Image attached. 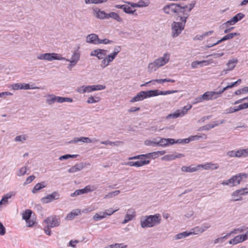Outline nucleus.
<instances>
[{"mask_svg": "<svg viewBox=\"0 0 248 248\" xmlns=\"http://www.w3.org/2000/svg\"><path fill=\"white\" fill-rule=\"evenodd\" d=\"M79 48L80 47L78 46L77 48L73 51L70 59H66L65 58L63 57L61 54L56 53L40 54L37 56V58L39 60H46L49 62L53 60H66L67 62H69L67 68L71 70L72 68L74 67L78 63L80 60L81 54Z\"/></svg>", "mask_w": 248, "mask_h": 248, "instance_id": "f257e3e1", "label": "nucleus"}, {"mask_svg": "<svg viewBox=\"0 0 248 248\" xmlns=\"http://www.w3.org/2000/svg\"><path fill=\"white\" fill-rule=\"evenodd\" d=\"M195 5V1H193L188 5L184 3H171L165 6L163 8V11L165 13L170 15L176 14L177 18H178L181 16H185V13L189 14Z\"/></svg>", "mask_w": 248, "mask_h": 248, "instance_id": "f03ea898", "label": "nucleus"}, {"mask_svg": "<svg viewBox=\"0 0 248 248\" xmlns=\"http://www.w3.org/2000/svg\"><path fill=\"white\" fill-rule=\"evenodd\" d=\"M170 54L168 52L164 53L162 56L155 59L153 62H150L148 66V71L149 73L156 71L161 67L167 64L170 60Z\"/></svg>", "mask_w": 248, "mask_h": 248, "instance_id": "7ed1b4c3", "label": "nucleus"}, {"mask_svg": "<svg viewBox=\"0 0 248 248\" xmlns=\"http://www.w3.org/2000/svg\"><path fill=\"white\" fill-rule=\"evenodd\" d=\"M190 16V14L185 13V16H181L177 18L181 22L173 21L171 24V34L173 38L177 37L182 31L184 30L187 19Z\"/></svg>", "mask_w": 248, "mask_h": 248, "instance_id": "20e7f679", "label": "nucleus"}, {"mask_svg": "<svg viewBox=\"0 0 248 248\" xmlns=\"http://www.w3.org/2000/svg\"><path fill=\"white\" fill-rule=\"evenodd\" d=\"M161 221V215L157 213L153 215L145 216L140 219V224L142 228H152L159 225Z\"/></svg>", "mask_w": 248, "mask_h": 248, "instance_id": "39448f33", "label": "nucleus"}, {"mask_svg": "<svg viewBox=\"0 0 248 248\" xmlns=\"http://www.w3.org/2000/svg\"><path fill=\"white\" fill-rule=\"evenodd\" d=\"M248 177V174L245 173H240L233 176L228 180L223 181L221 184L223 186H228L230 187H232L238 185L243 178H247Z\"/></svg>", "mask_w": 248, "mask_h": 248, "instance_id": "423d86ee", "label": "nucleus"}, {"mask_svg": "<svg viewBox=\"0 0 248 248\" xmlns=\"http://www.w3.org/2000/svg\"><path fill=\"white\" fill-rule=\"evenodd\" d=\"M46 98V102L49 105H52L56 102L62 103L63 102H72L73 99L70 97L58 96L53 94H48L45 96Z\"/></svg>", "mask_w": 248, "mask_h": 248, "instance_id": "0eeeda50", "label": "nucleus"}, {"mask_svg": "<svg viewBox=\"0 0 248 248\" xmlns=\"http://www.w3.org/2000/svg\"><path fill=\"white\" fill-rule=\"evenodd\" d=\"M192 108L190 104L184 106L181 109H177L174 113L169 114L166 116L167 119H176L178 117H182L186 114L187 111Z\"/></svg>", "mask_w": 248, "mask_h": 248, "instance_id": "6e6552de", "label": "nucleus"}, {"mask_svg": "<svg viewBox=\"0 0 248 248\" xmlns=\"http://www.w3.org/2000/svg\"><path fill=\"white\" fill-rule=\"evenodd\" d=\"M60 222V218L56 216L48 217L45 220V222L47 224V226L51 228L59 226Z\"/></svg>", "mask_w": 248, "mask_h": 248, "instance_id": "1a4fd4ad", "label": "nucleus"}, {"mask_svg": "<svg viewBox=\"0 0 248 248\" xmlns=\"http://www.w3.org/2000/svg\"><path fill=\"white\" fill-rule=\"evenodd\" d=\"M115 58L116 57L111 53L106 55L105 56V58L101 61L100 67L103 69H105L106 67L108 66Z\"/></svg>", "mask_w": 248, "mask_h": 248, "instance_id": "9d476101", "label": "nucleus"}, {"mask_svg": "<svg viewBox=\"0 0 248 248\" xmlns=\"http://www.w3.org/2000/svg\"><path fill=\"white\" fill-rule=\"evenodd\" d=\"M107 53V50L97 48L92 51L90 53V56L92 57H96L98 60H103Z\"/></svg>", "mask_w": 248, "mask_h": 248, "instance_id": "9b49d317", "label": "nucleus"}, {"mask_svg": "<svg viewBox=\"0 0 248 248\" xmlns=\"http://www.w3.org/2000/svg\"><path fill=\"white\" fill-rule=\"evenodd\" d=\"M60 198V194L57 191H54L50 194H48L41 199V202L45 203H47L55 200Z\"/></svg>", "mask_w": 248, "mask_h": 248, "instance_id": "f8f14e48", "label": "nucleus"}, {"mask_svg": "<svg viewBox=\"0 0 248 248\" xmlns=\"http://www.w3.org/2000/svg\"><path fill=\"white\" fill-rule=\"evenodd\" d=\"M98 141V140L96 139H93L91 140L88 137H75L72 140L69 141V143H76L78 142H82L84 143H91V142H95Z\"/></svg>", "mask_w": 248, "mask_h": 248, "instance_id": "ddd939ff", "label": "nucleus"}, {"mask_svg": "<svg viewBox=\"0 0 248 248\" xmlns=\"http://www.w3.org/2000/svg\"><path fill=\"white\" fill-rule=\"evenodd\" d=\"M99 38L98 35L95 33L88 35L86 38V42L94 45H99Z\"/></svg>", "mask_w": 248, "mask_h": 248, "instance_id": "4468645a", "label": "nucleus"}, {"mask_svg": "<svg viewBox=\"0 0 248 248\" xmlns=\"http://www.w3.org/2000/svg\"><path fill=\"white\" fill-rule=\"evenodd\" d=\"M136 217V212L133 208L127 210L124 218L122 222L123 224H126L129 221L132 220Z\"/></svg>", "mask_w": 248, "mask_h": 248, "instance_id": "2eb2a0df", "label": "nucleus"}, {"mask_svg": "<svg viewBox=\"0 0 248 248\" xmlns=\"http://www.w3.org/2000/svg\"><path fill=\"white\" fill-rule=\"evenodd\" d=\"M150 162V160L148 159H142L139 161H137L135 162L133 161H129L125 163V165L129 166H135L136 167H140L149 164Z\"/></svg>", "mask_w": 248, "mask_h": 248, "instance_id": "dca6fc26", "label": "nucleus"}, {"mask_svg": "<svg viewBox=\"0 0 248 248\" xmlns=\"http://www.w3.org/2000/svg\"><path fill=\"white\" fill-rule=\"evenodd\" d=\"M205 101L215 100L219 97L217 92L207 91L203 93Z\"/></svg>", "mask_w": 248, "mask_h": 248, "instance_id": "f3484780", "label": "nucleus"}, {"mask_svg": "<svg viewBox=\"0 0 248 248\" xmlns=\"http://www.w3.org/2000/svg\"><path fill=\"white\" fill-rule=\"evenodd\" d=\"M200 170L201 169H203L205 170H217L218 169L219 165L217 163H213L212 162H207L204 164H199Z\"/></svg>", "mask_w": 248, "mask_h": 248, "instance_id": "a211bd4d", "label": "nucleus"}, {"mask_svg": "<svg viewBox=\"0 0 248 248\" xmlns=\"http://www.w3.org/2000/svg\"><path fill=\"white\" fill-rule=\"evenodd\" d=\"M166 153L165 151H156L152 153L144 154V158L154 159L158 157L159 155H162Z\"/></svg>", "mask_w": 248, "mask_h": 248, "instance_id": "6ab92c4d", "label": "nucleus"}, {"mask_svg": "<svg viewBox=\"0 0 248 248\" xmlns=\"http://www.w3.org/2000/svg\"><path fill=\"white\" fill-rule=\"evenodd\" d=\"M86 164L85 163L81 162L77 163L74 166L71 167L68 171L69 173H74L81 170L85 167Z\"/></svg>", "mask_w": 248, "mask_h": 248, "instance_id": "aec40b11", "label": "nucleus"}, {"mask_svg": "<svg viewBox=\"0 0 248 248\" xmlns=\"http://www.w3.org/2000/svg\"><path fill=\"white\" fill-rule=\"evenodd\" d=\"M200 170L199 165L197 166L192 165L189 166H184L181 168V170L186 172H193Z\"/></svg>", "mask_w": 248, "mask_h": 248, "instance_id": "412c9836", "label": "nucleus"}, {"mask_svg": "<svg viewBox=\"0 0 248 248\" xmlns=\"http://www.w3.org/2000/svg\"><path fill=\"white\" fill-rule=\"evenodd\" d=\"M225 122V120H222L220 121H217L213 122L211 123L208 124L202 127V129L204 130H209L210 129L214 128L216 126L219 125L220 124H222Z\"/></svg>", "mask_w": 248, "mask_h": 248, "instance_id": "4be33fe9", "label": "nucleus"}, {"mask_svg": "<svg viewBox=\"0 0 248 248\" xmlns=\"http://www.w3.org/2000/svg\"><path fill=\"white\" fill-rule=\"evenodd\" d=\"M96 189V187L93 185H88L86 186L84 188L77 189L78 195L88 193L89 192H92Z\"/></svg>", "mask_w": 248, "mask_h": 248, "instance_id": "5701e85b", "label": "nucleus"}, {"mask_svg": "<svg viewBox=\"0 0 248 248\" xmlns=\"http://www.w3.org/2000/svg\"><path fill=\"white\" fill-rule=\"evenodd\" d=\"M245 237L243 236V234L238 235L235 236L232 239L229 241V244L231 245H236L238 243H242L245 241Z\"/></svg>", "mask_w": 248, "mask_h": 248, "instance_id": "b1692460", "label": "nucleus"}, {"mask_svg": "<svg viewBox=\"0 0 248 248\" xmlns=\"http://www.w3.org/2000/svg\"><path fill=\"white\" fill-rule=\"evenodd\" d=\"M141 92L143 100L148 98L156 96L155 90Z\"/></svg>", "mask_w": 248, "mask_h": 248, "instance_id": "393cba45", "label": "nucleus"}, {"mask_svg": "<svg viewBox=\"0 0 248 248\" xmlns=\"http://www.w3.org/2000/svg\"><path fill=\"white\" fill-rule=\"evenodd\" d=\"M94 16L100 19H108V14L104 11L97 10L94 11Z\"/></svg>", "mask_w": 248, "mask_h": 248, "instance_id": "a878e982", "label": "nucleus"}, {"mask_svg": "<svg viewBox=\"0 0 248 248\" xmlns=\"http://www.w3.org/2000/svg\"><path fill=\"white\" fill-rule=\"evenodd\" d=\"M80 211L78 209H76L72 210L71 212L68 213L66 217L65 218L67 220H72L74 217L80 214Z\"/></svg>", "mask_w": 248, "mask_h": 248, "instance_id": "bb28decb", "label": "nucleus"}, {"mask_svg": "<svg viewBox=\"0 0 248 248\" xmlns=\"http://www.w3.org/2000/svg\"><path fill=\"white\" fill-rule=\"evenodd\" d=\"M236 157L248 156V148L241 149L236 151Z\"/></svg>", "mask_w": 248, "mask_h": 248, "instance_id": "cd10ccee", "label": "nucleus"}, {"mask_svg": "<svg viewBox=\"0 0 248 248\" xmlns=\"http://www.w3.org/2000/svg\"><path fill=\"white\" fill-rule=\"evenodd\" d=\"M15 193L13 192L7 193L4 195L2 199L0 201V205L6 204L8 202V200L10 199L12 196H15Z\"/></svg>", "mask_w": 248, "mask_h": 248, "instance_id": "c85d7f7f", "label": "nucleus"}, {"mask_svg": "<svg viewBox=\"0 0 248 248\" xmlns=\"http://www.w3.org/2000/svg\"><path fill=\"white\" fill-rule=\"evenodd\" d=\"M46 186V185L45 182H42L41 183H37L35 185L34 187L31 190L32 193H36L40 189L45 187Z\"/></svg>", "mask_w": 248, "mask_h": 248, "instance_id": "c756f323", "label": "nucleus"}, {"mask_svg": "<svg viewBox=\"0 0 248 248\" xmlns=\"http://www.w3.org/2000/svg\"><path fill=\"white\" fill-rule=\"evenodd\" d=\"M239 34H240L237 32H232L227 34V35H225L223 38H222L220 40L217 41V43H220L222 41H226L230 39H232L233 37L239 35Z\"/></svg>", "mask_w": 248, "mask_h": 248, "instance_id": "7c9ffc66", "label": "nucleus"}, {"mask_svg": "<svg viewBox=\"0 0 248 248\" xmlns=\"http://www.w3.org/2000/svg\"><path fill=\"white\" fill-rule=\"evenodd\" d=\"M111 18L113 19H115L118 22H121L122 21V18L120 16L113 12H110L108 15V19Z\"/></svg>", "mask_w": 248, "mask_h": 248, "instance_id": "2f4dec72", "label": "nucleus"}, {"mask_svg": "<svg viewBox=\"0 0 248 248\" xmlns=\"http://www.w3.org/2000/svg\"><path fill=\"white\" fill-rule=\"evenodd\" d=\"M191 233L188 231H185L179 233L174 236L175 240H179L183 239L187 236H190Z\"/></svg>", "mask_w": 248, "mask_h": 248, "instance_id": "473e14b6", "label": "nucleus"}, {"mask_svg": "<svg viewBox=\"0 0 248 248\" xmlns=\"http://www.w3.org/2000/svg\"><path fill=\"white\" fill-rule=\"evenodd\" d=\"M156 92V96L162 95H168L170 94H172L173 93H177V90H168V91H159L158 90H155Z\"/></svg>", "mask_w": 248, "mask_h": 248, "instance_id": "72a5a7b5", "label": "nucleus"}, {"mask_svg": "<svg viewBox=\"0 0 248 248\" xmlns=\"http://www.w3.org/2000/svg\"><path fill=\"white\" fill-rule=\"evenodd\" d=\"M124 12L126 14H133L136 16H137L138 14L136 13V10L135 9H133L129 5L125 4Z\"/></svg>", "mask_w": 248, "mask_h": 248, "instance_id": "f704fd0d", "label": "nucleus"}, {"mask_svg": "<svg viewBox=\"0 0 248 248\" xmlns=\"http://www.w3.org/2000/svg\"><path fill=\"white\" fill-rule=\"evenodd\" d=\"M237 62V60L236 59H232L228 61L227 63L228 68L230 71L232 70L235 66Z\"/></svg>", "mask_w": 248, "mask_h": 248, "instance_id": "c9c22d12", "label": "nucleus"}, {"mask_svg": "<svg viewBox=\"0 0 248 248\" xmlns=\"http://www.w3.org/2000/svg\"><path fill=\"white\" fill-rule=\"evenodd\" d=\"M143 100V99L142 97L141 92H140L138 93H137L136 95H135L130 99V102L132 103L136 102L142 101Z\"/></svg>", "mask_w": 248, "mask_h": 248, "instance_id": "e433bc0d", "label": "nucleus"}, {"mask_svg": "<svg viewBox=\"0 0 248 248\" xmlns=\"http://www.w3.org/2000/svg\"><path fill=\"white\" fill-rule=\"evenodd\" d=\"M32 212L30 209H27L22 214V218L25 220H28L30 219Z\"/></svg>", "mask_w": 248, "mask_h": 248, "instance_id": "4c0bfd02", "label": "nucleus"}, {"mask_svg": "<svg viewBox=\"0 0 248 248\" xmlns=\"http://www.w3.org/2000/svg\"><path fill=\"white\" fill-rule=\"evenodd\" d=\"M101 100V98L99 96H92L89 97L87 100V103L88 104H93L97 102H99Z\"/></svg>", "mask_w": 248, "mask_h": 248, "instance_id": "58836bf2", "label": "nucleus"}, {"mask_svg": "<svg viewBox=\"0 0 248 248\" xmlns=\"http://www.w3.org/2000/svg\"><path fill=\"white\" fill-rule=\"evenodd\" d=\"M244 17L245 15L244 14L242 13H239L232 17V19L236 24L237 22L242 19Z\"/></svg>", "mask_w": 248, "mask_h": 248, "instance_id": "ea45409f", "label": "nucleus"}, {"mask_svg": "<svg viewBox=\"0 0 248 248\" xmlns=\"http://www.w3.org/2000/svg\"><path fill=\"white\" fill-rule=\"evenodd\" d=\"M235 194L238 193L241 197L242 195H247L248 194V184L247 185L246 187L241 188L235 190Z\"/></svg>", "mask_w": 248, "mask_h": 248, "instance_id": "a19ab883", "label": "nucleus"}, {"mask_svg": "<svg viewBox=\"0 0 248 248\" xmlns=\"http://www.w3.org/2000/svg\"><path fill=\"white\" fill-rule=\"evenodd\" d=\"M144 144L146 146H157V138L153 140H146L144 141Z\"/></svg>", "mask_w": 248, "mask_h": 248, "instance_id": "79ce46f5", "label": "nucleus"}, {"mask_svg": "<svg viewBox=\"0 0 248 248\" xmlns=\"http://www.w3.org/2000/svg\"><path fill=\"white\" fill-rule=\"evenodd\" d=\"M189 138L190 141H191L199 140L201 138L203 139H206L207 138V136L205 134H202L201 136L194 135V136H191Z\"/></svg>", "mask_w": 248, "mask_h": 248, "instance_id": "37998d69", "label": "nucleus"}, {"mask_svg": "<svg viewBox=\"0 0 248 248\" xmlns=\"http://www.w3.org/2000/svg\"><path fill=\"white\" fill-rule=\"evenodd\" d=\"M157 146L161 147L167 146V139L158 138Z\"/></svg>", "mask_w": 248, "mask_h": 248, "instance_id": "c03bdc74", "label": "nucleus"}, {"mask_svg": "<svg viewBox=\"0 0 248 248\" xmlns=\"http://www.w3.org/2000/svg\"><path fill=\"white\" fill-rule=\"evenodd\" d=\"M189 232L191 233V235L199 234L202 233L200 226H196L192 228Z\"/></svg>", "mask_w": 248, "mask_h": 248, "instance_id": "a18cd8bd", "label": "nucleus"}, {"mask_svg": "<svg viewBox=\"0 0 248 248\" xmlns=\"http://www.w3.org/2000/svg\"><path fill=\"white\" fill-rule=\"evenodd\" d=\"M93 219L95 221H97L103 219V218H105V217L102 213V212H100L99 213H96L93 216Z\"/></svg>", "mask_w": 248, "mask_h": 248, "instance_id": "49530a36", "label": "nucleus"}, {"mask_svg": "<svg viewBox=\"0 0 248 248\" xmlns=\"http://www.w3.org/2000/svg\"><path fill=\"white\" fill-rule=\"evenodd\" d=\"M28 136L27 135H21L16 136L15 138V141L16 142H23L27 140Z\"/></svg>", "mask_w": 248, "mask_h": 248, "instance_id": "de8ad7c7", "label": "nucleus"}, {"mask_svg": "<svg viewBox=\"0 0 248 248\" xmlns=\"http://www.w3.org/2000/svg\"><path fill=\"white\" fill-rule=\"evenodd\" d=\"M21 90L35 89L40 88V87H34L33 85L30 86L29 84L28 83H21Z\"/></svg>", "mask_w": 248, "mask_h": 248, "instance_id": "09e8293b", "label": "nucleus"}, {"mask_svg": "<svg viewBox=\"0 0 248 248\" xmlns=\"http://www.w3.org/2000/svg\"><path fill=\"white\" fill-rule=\"evenodd\" d=\"M235 191H234L232 194V199L231 200L232 202H236V201H241L243 200L242 197L238 194V193H237L236 194H235Z\"/></svg>", "mask_w": 248, "mask_h": 248, "instance_id": "8fccbe9b", "label": "nucleus"}, {"mask_svg": "<svg viewBox=\"0 0 248 248\" xmlns=\"http://www.w3.org/2000/svg\"><path fill=\"white\" fill-rule=\"evenodd\" d=\"M101 144H105L106 145H109L111 146H118L120 143V141H116L115 142L111 141L109 140H105V141H102L100 142Z\"/></svg>", "mask_w": 248, "mask_h": 248, "instance_id": "3c124183", "label": "nucleus"}, {"mask_svg": "<svg viewBox=\"0 0 248 248\" xmlns=\"http://www.w3.org/2000/svg\"><path fill=\"white\" fill-rule=\"evenodd\" d=\"M204 101H205V99L203 94L202 95L195 98L192 102V104L195 105L199 103L202 102Z\"/></svg>", "mask_w": 248, "mask_h": 248, "instance_id": "603ef678", "label": "nucleus"}, {"mask_svg": "<svg viewBox=\"0 0 248 248\" xmlns=\"http://www.w3.org/2000/svg\"><path fill=\"white\" fill-rule=\"evenodd\" d=\"M119 210V209H116L115 210H113L112 208H109L107 210H106L105 211L102 212L103 213L105 217L107 216H110L112 215L114 213L117 211Z\"/></svg>", "mask_w": 248, "mask_h": 248, "instance_id": "864d4df0", "label": "nucleus"}, {"mask_svg": "<svg viewBox=\"0 0 248 248\" xmlns=\"http://www.w3.org/2000/svg\"><path fill=\"white\" fill-rule=\"evenodd\" d=\"M93 91H101L106 89V86L101 84L93 85Z\"/></svg>", "mask_w": 248, "mask_h": 248, "instance_id": "5fc2aeb1", "label": "nucleus"}, {"mask_svg": "<svg viewBox=\"0 0 248 248\" xmlns=\"http://www.w3.org/2000/svg\"><path fill=\"white\" fill-rule=\"evenodd\" d=\"M107 1V0H85V2L86 4H99L104 2H106Z\"/></svg>", "mask_w": 248, "mask_h": 248, "instance_id": "6e6d98bb", "label": "nucleus"}, {"mask_svg": "<svg viewBox=\"0 0 248 248\" xmlns=\"http://www.w3.org/2000/svg\"><path fill=\"white\" fill-rule=\"evenodd\" d=\"M27 167H23L21 168L17 173V175L18 176H22L25 175L27 172Z\"/></svg>", "mask_w": 248, "mask_h": 248, "instance_id": "4d7b16f0", "label": "nucleus"}, {"mask_svg": "<svg viewBox=\"0 0 248 248\" xmlns=\"http://www.w3.org/2000/svg\"><path fill=\"white\" fill-rule=\"evenodd\" d=\"M76 91L80 93L84 94L86 93V86L82 85L77 88Z\"/></svg>", "mask_w": 248, "mask_h": 248, "instance_id": "13d9d810", "label": "nucleus"}, {"mask_svg": "<svg viewBox=\"0 0 248 248\" xmlns=\"http://www.w3.org/2000/svg\"><path fill=\"white\" fill-rule=\"evenodd\" d=\"M211 227V225L209 223H205L202 224L201 226H200V228L202 230V232H203L205 231H206L208 228Z\"/></svg>", "mask_w": 248, "mask_h": 248, "instance_id": "bf43d9fd", "label": "nucleus"}, {"mask_svg": "<svg viewBox=\"0 0 248 248\" xmlns=\"http://www.w3.org/2000/svg\"><path fill=\"white\" fill-rule=\"evenodd\" d=\"M99 44H105V45L111 44L113 43V41L112 40H109L107 38H105L103 39H99Z\"/></svg>", "mask_w": 248, "mask_h": 248, "instance_id": "052dcab7", "label": "nucleus"}, {"mask_svg": "<svg viewBox=\"0 0 248 248\" xmlns=\"http://www.w3.org/2000/svg\"><path fill=\"white\" fill-rule=\"evenodd\" d=\"M149 2L148 0L143 1V0H140L138 1V7H147L149 5Z\"/></svg>", "mask_w": 248, "mask_h": 248, "instance_id": "680f3d73", "label": "nucleus"}, {"mask_svg": "<svg viewBox=\"0 0 248 248\" xmlns=\"http://www.w3.org/2000/svg\"><path fill=\"white\" fill-rule=\"evenodd\" d=\"M175 159L174 155H165L162 158V160L166 161H170Z\"/></svg>", "mask_w": 248, "mask_h": 248, "instance_id": "e2e57ef3", "label": "nucleus"}, {"mask_svg": "<svg viewBox=\"0 0 248 248\" xmlns=\"http://www.w3.org/2000/svg\"><path fill=\"white\" fill-rule=\"evenodd\" d=\"M121 51V47L120 46H116L114 48V50L111 54H112L116 57H117L118 54Z\"/></svg>", "mask_w": 248, "mask_h": 248, "instance_id": "0e129e2a", "label": "nucleus"}, {"mask_svg": "<svg viewBox=\"0 0 248 248\" xmlns=\"http://www.w3.org/2000/svg\"><path fill=\"white\" fill-rule=\"evenodd\" d=\"M110 248H126L127 245H125L123 243L115 244V245L109 246Z\"/></svg>", "mask_w": 248, "mask_h": 248, "instance_id": "69168bd1", "label": "nucleus"}, {"mask_svg": "<svg viewBox=\"0 0 248 248\" xmlns=\"http://www.w3.org/2000/svg\"><path fill=\"white\" fill-rule=\"evenodd\" d=\"M201 66H207L213 62V60H203L200 61Z\"/></svg>", "mask_w": 248, "mask_h": 248, "instance_id": "338daca9", "label": "nucleus"}, {"mask_svg": "<svg viewBox=\"0 0 248 248\" xmlns=\"http://www.w3.org/2000/svg\"><path fill=\"white\" fill-rule=\"evenodd\" d=\"M35 178V177L33 175L30 176L29 177L27 178L24 183V185H27L31 183L32 181H33L34 180Z\"/></svg>", "mask_w": 248, "mask_h": 248, "instance_id": "774afa93", "label": "nucleus"}]
</instances>
